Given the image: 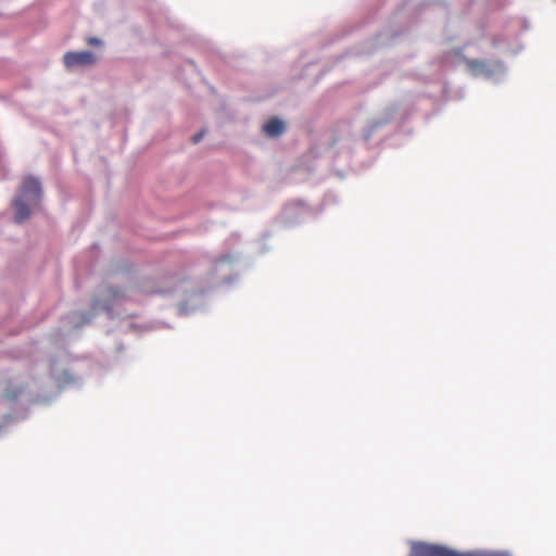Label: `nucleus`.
I'll return each mask as SVG.
<instances>
[{
  "instance_id": "f257e3e1",
  "label": "nucleus",
  "mask_w": 556,
  "mask_h": 556,
  "mask_svg": "<svg viewBox=\"0 0 556 556\" xmlns=\"http://www.w3.org/2000/svg\"><path fill=\"white\" fill-rule=\"evenodd\" d=\"M41 194L40 181L31 176L24 177L20 193L13 201L16 223H23L30 216V208L38 206Z\"/></svg>"
},
{
  "instance_id": "f03ea898",
  "label": "nucleus",
  "mask_w": 556,
  "mask_h": 556,
  "mask_svg": "<svg viewBox=\"0 0 556 556\" xmlns=\"http://www.w3.org/2000/svg\"><path fill=\"white\" fill-rule=\"evenodd\" d=\"M124 296V292L117 288L108 287L94 299L93 307L111 312L113 304Z\"/></svg>"
},
{
  "instance_id": "7ed1b4c3",
  "label": "nucleus",
  "mask_w": 556,
  "mask_h": 556,
  "mask_svg": "<svg viewBox=\"0 0 556 556\" xmlns=\"http://www.w3.org/2000/svg\"><path fill=\"white\" fill-rule=\"evenodd\" d=\"M97 55L90 51L67 52L63 61L66 68L71 70L78 66H88L97 62Z\"/></svg>"
},
{
  "instance_id": "20e7f679",
  "label": "nucleus",
  "mask_w": 556,
  "mask_h": 556,
  "mask_svg": "<svg viewBox=\"0 0 556 556\" xmlns=\"http://www.w3.org/2000/svg\"><path fill=\"white\" fill-rule=\"evenodd\" d=\"M264 131L269 137H278L285 131V123L278 118H271L264 125Z\"/></svg>"
},
{
  "instance_id": "39448f33",
  "label": "nucleus",
  "mask_w": 556,
  "mask_h": 556,
  "mask_svg": "<svg viewBox=\"0 0 556 556\" xmlns=\"http://www.w3.org/2000/svg\"><path fill=\"white\" fill-rule=\"evenodd\" d=\"M87 42H88V45H91V46H100L101 45V40L96 37L88 38Z\"/></svg>"
},
{
  "instance_id": "423d86ee",
  "label": "nucleus",
  "mask_w": 556,
  "mask_h": 556,
  "mask_svg": "<svg viewBox=\"0 0 556 556\" xmlns=\"http://www.w3.org/2000/svg\"><path fill=\"white\" fill-rule=\"evenodd\" d=\"M203 135H204V132H203V131H200L199 134L194 135V136L192 137V142H193V143H198V142L202 139Z\"/></svg>"
},
{
  "instance_id": "0eeeda50",
  "label": "nucleus",
  "mask_w": 556,
  "mask_h": 556,
  "mask_svg": "<svg viewBox=\"0 0 556 556\" xmlns=\"http://www.w3.org/2000/svg\"><path fill=\"white\" fill-rule=\"evenodd\" d=\"M8 397H9V399L16 397V393H14V394H12V395H11V394H8Z\"/></svg>"
},
{
  "instance_id": "6e6552de",
  "label": "nucleus",
  "mask_w": 556,
  "mask_h": 556,
  "mask_svg": "<svg viewBox=\"0 0 556 556\" xmlns=\"http://www.w3.org/2000/svg\"><path fill=\"white\" fill-rule=\"evenodd\" d=\"M478 62H470V65L473 66V65H477Z\"/></svg>"
}]
</instances>
